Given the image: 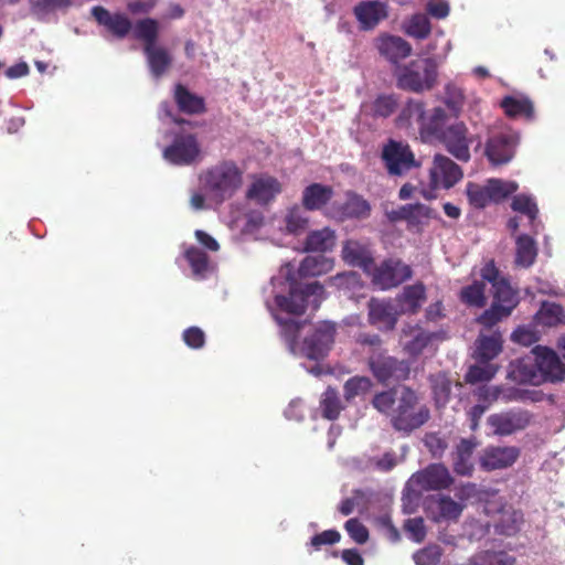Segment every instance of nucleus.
<instances>
[{"instance_id": "f257e3e1", "label": "nucleus", "mask_w": 565, "mask_h": 565, "mask_svg": "<svg viewBox=\"0 0 565 565\" xmlns=\"http://www.w3.org/2000/svg\"><path fill=\"white\" fill-rule=\"evenodd\" d=\"M423 139L440 142L451 156L461 162H468L471 158L470 146L473 137L467 125L461 120L451 121L448 113L441 107L431 109L430 119L423 128Z\"/></svg>"}, {"instance_id": "f03ea898", "label": "nucleus", "mask_w": 565, "mask_h": 565, "mask_svg": "<svg viewBox=\"0 0 565 565\" xmlns=\"http://www.w3.org/2000/svg\"><path fill=\"white\" fill-rule=\"evenodd\" d=\"M480 277L491 285L492 303L477 318V323L490 329L511 316L519 305V292L511 286L509 278L501 274L493 259L484 263Z\"/></svg>"}, {"instance_id": "7ed1b4c3", "label": "nucleus", "mask_w": 565, "mask_h": 565, "mask_svg": "<svg viewBox=\"0 0 565 565\" xmlns=\"http://www.w3.org/2000/svg\"><path fill=\"white\" fill-rule=\"evenodd\" d=\"M205 191L217 203L232 199L244 184V170L232 159L207 168L201 175Z\"/></svg>"}, {"instance_id": "20e7f679", "label": "nucleus", "mask_w": 565, "mask_h": 565, "mask_svg": "<svg viewBox=\"0 0 565 565\" xmlns=\"http://www.w3.org/2000/svg\"><path fill=\"white\" fill-rule=\"evenodd\" d=\"M429 418L430 411L420 402L419 395L409 386H402L391 417L392 427L396 431L409 435L424 426Z\"/></svg>"}, {"instance_id": "39448f33", "label": "nucleus", "mask_w": 565, "mask_h": 565, "mask_svg": "<svg viewBox=\"0 0 565 565\" xmlns=\"http://www.w3.org/2000/svg\"><path fill=\"white\" fill-rule=\"evenodd\" d=\"M134 36L143 43V54L150 73L153 77H162L172 64V56L169 51L157 45L159 36V22L152 18L139 20L134 29Z\"/></svg>"}, {"instance_id": "423d86ee", "label": "nucleus", "mask_w": 565, "mask_h": 565, "mask_svg": "<svg viewBox=\"0 0 565 565\" xmlns=\"http://www.w3.org/2000/svg\"><path fill=\"white\" fill-rule=\"evenodd\" d=\"M437 77L438 65L434 58L414 60L398 70L396 85L399 89L419 94L433 89Z\"/></svg>"}, {"instance_id": "0eeeda50", "label": "nucleus", "mask_w": 565, "mask_h": 565, "mask_svg": "<svg viewBox=\"0 0 565 565\" xmlns=\"http://www.w3.org/2000/svg\"><path fill=\"white\" fill-rule=\"evenodd\" d=\"M367 365L373 376L382 384L406 381L411 374L408 361L388 355L386 351H373L367 359Z\"/></svg>"}, {"instance_id": "6e6552de", "label": "nucleus", "mask_w": 565, "mask_h": 565, "mask_svg": "<svg viewBox=\"0 0 565 565\" xmlns=\"http://www.w3.org/2000/svg\"><path fill=\"white\" fill-rule=\"evenodd\" d=\"M323 292L324 288L318 281L306 285L294 282L290 285L288 296H277L276 303L288 313L302 315L306 311L310 297H315V302H318Z\"/></svg>"}, {"instance_id": "1a4fd4ad", "label": "nucleus", "mask_w": 565, "mask_h": 565, "mask_svg": "<svg viewBox=\"0 0 565 565\" xmlns=\"http://www.w3.org/2000/svg\"><path fill=\"white\" fill-rule=\"evenodd\" d=\"M335 331L334 323L319 322L312 332L303 339L299 353L309 360L323 359L334 342Z\"/></svg>"}, {"instance_id": "9d476101", "label": "nucleus", "mask_w": 565, "mask_h": 565, "mask_svg": "<svg viewBox=\"0 0 565 565\" xmlns=\"http://www.w3.org/2000/svg\"><path fill=\"white\" fill-rule=\"evenodd\" d=\"M201 148L193 134L175 136L163 150V158L174 166H191L199 160Z\"/></svg>"}, {"instance_id": "9b49d317", "label": "nucleus", "mask_w": 565, "mask_h": 565, "mask_svg": "<svg viewBox=\"0 0 565 565\" xmlns=\"http://www.w3.org/2000/svg\"><path fill=\"white\" fill-rule=\"evenodd\" d=\"M382 160L391 175H402L416 166L411 147L393 139L383 147Z\"/></svg>"}, {"instance_id": "f8f14e48", "label": "nucleus", "mask_w": 565, "mask_h": 565, "mask_svg": "<svg viewBox=\"0 0 565 565\" xmlns=\"http://www.w3.org/2000/svg\"><path fill=\"white\" fill-rule=\"evenodd\" d=\"M463 177L462 169L450 158L437 153L429 169V184L433 189L448 190Z\"/></svg>"}, {"instance_id": "ddd939ff", "label": "nucleus", "mask_w": 565, "mask_h": 565, "mask_svg": "<svg viewBox=\"0 0 565 565\" xmlns=\"http://www.w3.org/2000/svg\"><path fill=\"white\" fill-rule=\"evenodd\" d=\"M412 268L399 259H386L374 269L373 282L381 289H390L412 277Z\"/></svg>"}, {"instance_id": "4468645a", "label": "nucleus", "mask_w": 565, "mask_h": 565, "mask_svg": "<svg viewBox=\"0 0 565 565\" xmlns=\"http://www.w3.org/2000/svg\"><path fill=\"white\" fill-rule=\"evenodd\" d=\"M532 420V414L525 409H511L492 414L487 422L495 435L508 436L518 430L525 429Z\"/></svg>"}, {"instance_id": "2eb2a0df", "label": "nucleus", "mask_w": 565, "mask_h": 565, "mask_svg": "<svg viewBox=\"0 0 565 565\" xmlns=\"http://www.w3.org/2000/svg\"><path fill=\"white\" fill-rule=\"evenodd\" d=\"M519 143V136L514 132H500L490 137L486 145V156L494 164H504L511 161Z\"/></svg>"}, {"instance_id": "dca6fc26", "label": "nucleus", "mask_w": 565, "mask_h": 565, "mask_svg": "<svg viewBox=\"0 0 565 565\" xmlns=\"http://www.w3.org/2000/svg\"><path fill=\"white\" fill-rule=\"evenodd\" d=\"M532 353L544 382L555 383L565 380V364L552 349L536 345Z\"/></svg>"}, {"instance_id": "f3484780", "label": "nucleus", "mask_w": 565, "mask_h": 565, "mask_svg": "<svg viewBox=\"0 0 565 565\" xmlns=\"http://www.w3.org/2000/svg\"><path fill=\"white\" fill-rule=\"evenodd\" d=\"M520 450L513 446H489L483 449L480 468L484 471L500 470L511 467L519 458Z\"/></svg>"}, {"instance_id": "a211bd4d", "label": "nucleus", "mask_w": 565, "mask_h": 565, "mask_svg": "<svg viewBox=\"0 0 565 565\" xmlns=\"http://www.w3.org/2000/svg\"><path fill=\"white\" fill-rule=\"evenodd\" d=\"M371 204L362 195L348 191L345 202L339 206L333 205L328 215L340 221L364 220L371 215Z\"/></svg>"}, {"instance_id": "6ab92c4d", "label": "nucleus", "mask_w": 565, "mask_h": 565, "mask_svg": "<svg viewBox=\"0 0 565 565\" xmlns=\"http://www.w3.org/2000/svg\"><path fill=\"white\" fill-rule=\"evenodd\" d=\"M369 322L381 331H392L395 329L398 312L391 301L372 298L367 303Z\"/></svg>"}, {"instance_id": "aec40b11", "label": "nucleus", "mask_w": 565, "mask_h": 565, "mask_svg": "<svg viewBox=\"0 0 565 565\" xmlns=\"http://www.w3.org/2000/svg\"><path fill=\"white\" fill-rule=\"evenodd\" d=\"M415 482L424 490L448 489L452 482L448 468L443 463H430L415 475Z\"/></svg>"}, {"instance_id": "412c9836", "label": "nucleus", "mask_w": 565, "mask_h": 565, "mask_svg": "<svg viewBox=\"0 0 565 565\" xmlns=\"http://www.w3.org/2000/svg\"><path fill=\"white\" fill-rule=\"evenodd\" d=\"M92 14L98 24L106 28L116 39H125L132 29L129 18L122 13H110L103 7H94Z\"/></svg>"}, {"instance_id": "4be33fe9", "label": "nucleus", "mask_w": 565, "mask_h": 565, "mask_svg": "<svg viewBox=\"0 0 565 565\" xmlns=\"http://www.w3.org/2000/svg\"><path fill=\"white\" fill-rule=\"evenodd\" d=\"M353 12L362 31L375 29L382 20L387 18L386 4L376 0L359 2Z\"/></svg>"}, {"instance_id": "5701e85b", "label": "nucleus", "mask_w": 565, "mask_h": 565, "mask_svg": "<svg viewBox=\"0 0 565 565\" xmlns=\"http://www.w3.org/2000/svg\"><path fill=\"white\" fill-rule=\"evenodd\" d=\"M508 379L516 384L540 385L544 377L537 371L535 358H521L512 361L509 365Z\"/></svg>"}, {"instance_id": "b1692460", "label": "nucleus", "mask_w": 565, "mask_h": 565, "mask_svg": "<svg viewBox=\"0 0 565 565\" xmlns=\"http://www.w3.org/2000/svg\"><path fill=\"white\" fill-rule=\"evenodd\" d=\"M281 192L280 182L270 175L255 177L249 185L246 198L259 204H267Z\"/></svg>"}, {"instance_id": "393cba45", "label": "nucleus", "mask_w": 565, "mask_h": 565, "mask_svg": "<svg viewBox=\"0 0 565 565\" xmlns=\"http://www.w3.org/2000/svg\"><path fill=\"white\" fill-rule=\"evenodd\" d=\"M523 521V513L520 510H515L511 505H504L494 516L492 526L497 534L513 536L520 531Z\"/></svg>"}, {"instance_id": "a878e982", "label": "nucleus", "mask_w": 565, "mask_h": 565, "mask_svg": "<svg viewBox=\"0 0 565 565\" xmlns=\"http://www.w3.org/2000/svg\"><path fill=\"white\" fill-rule=\"evenodd\" d=\"M377 49L382 56L391 63H398L412 53L411 44L401 36L382 35L377 39Z\"/></svg>"}, {"instance_id": "bb28decb", "label": "nucleus", "mask_w": 565, "mask_h": 565, "mask_svg": "<svg viewBox=\"0 0 565 565\" xmlns=\"http://www.w3.org/2000/svg\"><path fill=\"white\" fill-rule=\"evenodd\" d=\"M343 260L354 267H360L364 271H370L374 267V259L371 250L365 244L358 241H347L342 248Z\"/></svg>"}, {"instance_id": "cd10ccee", "label": "nucleus", "mask_w": 565, "mask_h": 565, "mask_svg": "<svg viewBox=\"0 0 565 565\" xmlns=\"http://www.w3.org/2000/svg\"><path fill=\"white\" fill-rule=\"evenodd\" d=\"M426 299V287L420 281L405 286L402 292L396 297L401 312L407 315H416Z\"/></svg>"}, {"instance_id": "c85d7f7f", "label": "nucleus", "mask_w": 565, "mask_h": 565, "mask_svg": "<svg viewBox=\"0 0 565 565\" xmlns=\"http://www.w3.org/2000/svg\"><path fill=\"white\" fill-rule=\"evenodd\" d=\"M173 99L178 109L185 115H202L206 111L205 99L181 83L175 84Z\"/></svg>"}, {"instance_id": "c756f323", "label": "nucleus", "mask_w": 565, "mask_h": 565, "mask_svg": "<svg viewBox=\"0 0 565 565\" xmlns=\"http://www.w3.org/2000/svg\"><path fill=\"white\" fill-rule=\"evenodd\" d=\"M332 186L322 183H311L302 191L301 204L307 211H319L333 198Z\"/></svg>"}, {"instance_id": "7c9ffc66", "label": "nucleus", "mask_w": 565, "mask_h": 565, "mask_svg": "<svg viewBox=\"0 0 565 565\" xmlns=\"http://www.w3.org/2000/svg\"><path fill=\"white\" fill-rule=\"evenodd\" d=\"M477 444L470 439H461L454 452V471L459 476H470L473 471L472 454Z\"/></svg>"}, {"instance_id": "2f4dec72", "label": "nucleus", "mask_w": 565, "mask_h": 565, "mask_svg": "<svg viewBox=\"0 0 565 565\" xmlns=\"http://www.w3.org/2000/svg\"><path fill=\"white\" fill-rule=\"evenodd\" d=\"M502 337L499 332L491 335H479L476 340V359L486 363L497 358L502 351Z\"/></svg>"}, {"instance_id": "473e14b6", "label": "nucleus", "mask_w": 565, "mask_h": 565, "mask_svg": "<svg viewBox=\"0 0 565 565\" xmlns=\"http://www.w3.org/2000/svg\"><path fill=\"white\" fill-rule=\"evenodd\" d=\"M500 105L505 115L510 118L524 117L527 120L534 118V105L532 100L525 96H505Z\"/></svg>"}, {"instance_id": "72a5a7b5", "label": "nucleus", "mask_w": 565, "mask_h": 565, "mask_svg": "<svg viewBox=\"0 0 565 565\" xmlns=\"http://www.w3.org/2000/svg\"><path fill=\"white\" fill-rule=\"evenodd\" d=\"M430 119V114L426 115L425 104L419 100L409 99L401 110L396 121L399 126H407L412 120L418 124L419 134L423 137L424 125Z\"/></svg>"}, {"instance_id": "f704fd0d", "label": "nucleus", "mask_w": 565, "mask_h": 565, "mask_svg": "<svg viewBox=\"0 0 565 565\" xmlns=\"http://www.w3.org/2000/svg\"><path fill=\"white\" fill-rule=\"evenodd\" d=\"M335 245V232L330 227L311 231L305 242L306 252L324 253Z\"/></svg>"}, {"instance_id": "c9c22d12", "label": "nucleus", "mask_w": 565, "mask_h": 565, "mask_svg": "<svg viewBox=\"0 0 565 565\" xmlns=\"http://www.w3.org/2000/svg\"><path fill=\"white\" fill-rule=\"evenodd\" d=\"M333 266V259L324 255L307 256L300 263L298 274L300 277L321 276L331 271Z\"/></svg>"}, {"instance_id": "e433bc0d", "label": "nucleus", "mask_w": 565, "mask_h": 565, "mask_svg": "<svg viewBox=\"0 0 565 565\" xmlns=\"http://www.w3.org/2000/svg\"><path fill=\"white\" fill-rule=\"evenodd\" d=\"M515 245V265L522 268L531 267L535 263L537 256V246L535 241L531 236L522 234L518 236Z\"/></svg>"}, {"instance_id": "4c0bfd02", "label": "nucleus", "mask_w": 565, "mask_h": 565, "mask_svg": "<svg viewBox=\"0 0 565 565\" xmlns=\"http://www.w3.org/2000/svg\"><path fill=\"white\" fill-rule=\"evenodd\" d=\"M434 504L437 513L433 518L435 522L457 521L463 509L460 503L452 500L449 495H438Z\"/></svg>"}, {"instance_id": "58836bf2", "label": "nucleus", "mask_w": 565, "mask_h": 565, "mask_svg": "<svg viewBox=\"0 0 565 565\" xmlns=\"http://www.w3.org/2000/svg\"><path fill=\"white\" fill-rule=\"evenodd\" d=\"M486 280H475L472 284L461 288L459 298L469 307L483 308L487 305Z\"/></svg>"}, {"instance_id": "ea45409f", "label": "nucleus", "mask_w": 565, "mask_h": 565, "mask_svg": "<svg viewBox=\"0 0 565 565\" xmlns=\"http://www.w3.org/2000/svg\"><path fill=\"white\" fill-rule=\"evenodd\" d=\"M433 396L437 407H444L451 396L452 382L444 372H438L429 376Z\"/></svg>"}, {"instance_id": "a19ab883", "label": "nucleus", "mask_w": 565, "mask_h": 565, "mask_svg": "<svg viewBox=\"0 0 565 565\" xmlns=\"http://www.w3.org/2000/svg\"><path fill=\"white\" fill-rule=\"evenodd\" d=\"M406 205V223L409 227L413 226H419L424 223H427L429 220H437L439 218V215L437 212L423 204V203H415V204H405Z\"/></svg>"}, {"instance_id": "79ce46f5", "label": "nucleus", "mask_w": 565, "mask_h": 565, "mask_svg": "<svg viewBox=\"0 0 565 565\" xmlns=\"http://www.w3.org/2000/svg\"><path fill=\"white\" fill-rule=\"evenodd\" d=\"M320 408L322 417L326 419L334 420L339 417L343 405L335 388L328 387L324 391L320 401Z\"/></svg>"}, {"instance_id": "37998d69", "label": "nucleus", "mask_w": 565, "mask_h": 565, "mask_svg": "<svg viewBox=\"0 0 565 565\" xmlns=\"http://www.w3.org/2000/svg\"><path fill=\"white\" fill-rule=\"evenodd\" d=\"M536 316L539 322L546 327L565 323V311L561 305L555 302H543Z\"/></svg>"}, {"instance_id": "c03bdc74", "label": "nucleus", "mask_w": 565, "mask_h": 565, "mask_svg": "<svg viewBox=\"0 0 565 565\" xmlns=\"http://www.w3.org/2000/svg\"><path fill=\"white\" fill-rule=\"evenodd\" d=\"M398 108V98L395 94H381L371 105V115L374 118H387Z\"/></svg>"}, {"instance_id": "a18cd8bd", "label": "nucleus", "mask_w": 565, "mask_h": 565, "mask_svg": "<svg viewBox=\"0 0 565 565\" xmlns=\"http://www.w3.org/2000/svg\"><path fill=\"white\" fill-rule=\"evenodd\" d=\"M515 557L504 551H483L470 558L469 565H514Z\"/></svg>"}, {"instance_id": "49530a36", "label": "nucleus", "mask_w": 565, "mask_h": 565, "mask_svg": "<svg viewBox=\"0 0 565 565\" xmlns=\"http://www.w3.org/2000/svg\"><path fill=\"white\" fill-rule=\"evenodd\" d=\"M281 327L280 334L288 348V350L296 354L297 353V339L299 337L302 324L295 319H277Z\"/></svg>"}, {"instance_id": "de8ad7c7", "label": "nucleus", "mask_w": 565, "mask_h": 565, "mask_svg": "<svg viewBox=\"0 0 565 565\" xmlns=\"http://www.w3.org/2000/svg\"><path fill=\"white\" fill-rule=\"evenodd\" d=\"M431 31V24L427 15L423 13L414 14L406 26V33L417 40L426 39Z\"/></svg>"}, {"instance_id": "09e8293b", "label": "nucleus", "mask_w": 565, "mask_h": 565, "mask_svg": "<svg viewBox=\"0 0 565 565\" xmlns=\"http://www.w3.org/2000/svg\"><path fill=\"white\" fill-rule=\"evenodd\" d=\"M372 387V381L367 376H353L343 386L344 397L351 401L356 396L366 394Z\"/></svg>"}, {"instance_id": "8fccbe9b", "label": "nucleus", "mask_w": 565, "mask_h": 565, "mask_svg": "<svg viewBox=\"0 0 565 565\" xmlns=\"http://www.w3.org/2000/svg\"><path fill=\"white\" fill-rule=\"evenodd\" d=\"M398 393L395 388L376 393L372 399L373 407L382 414L390 415L395 409L394 405L397 404Z\"/></svg>"}, {"instance_id": "3c124183", "label": "nucleus", "mask_w": 565, "mask_h": 565, "mask_svg": "<svg viewBox=\"0 0 565 565\" xmlns=\"http://www.w3.org/2000/svg\"><path fill=\"white\" fill-rule=\"evenodd\" d=\"M491 201L500 202L518 190L515 182L490 179L487 183Z\"/></svg>"}, {"instance_id": "603ef678", "label": "nucleus", "mask_w": 565, "mask_h": 565, "mask_svg": "<svg viewBox=\"0 0 565 565\" xmlns=\"http://www.w3.org/2000/svg\"><path fill=\"white\" fill-rule=\"evenodd\" d=\"M466 194L469 203L477 207L483 209L491 201L488 185H480L473 182H468L466 185Z\"/></svg>"}, {"instance_id": "864d4df0", "label": "nucleus", "mask_w": 565, "mask_h": 565, "mask_svg": "<svg viewBox=\"0 0 565 565\" xmlns=\"http://www.w3.org/2000/svg\"><path fill=\"white\" fill-rule=\"evenodd\" d=\"M416 335L404 347L405 351L413 356L419 355L431 340L437 337V333L425 331L419 327H416Z\"/></svg>"}, {"instance_id": "5fc2aeb1", "label": "nucleus", "mask_w": 565, "mask_h": 565, "mask_svg": "<svg viewBox=\"0 0 565 565\" xmlns=\"http://www.w3.org/2000/svg\"><path fill=\"white\" fill-rule=\"evenodd\" d=\"M184 257L194 275H203L207 270L209 256L202 249L191 246L185 250Z\"/></svg>"}, {"instance_id": "6e6d98bb", "label": "nucleus", "mask_w": 565, "mask_h": 565, "mask_svg": "<svg viewBox=\"0 0 565 565\" xmlns=\"http://www.w3.org/2000/svg\"><path fill=\"white\" fill-rule=\"evenodd\" d=\"M511 207L513 211L527 216L531 224L534 223L539 214L536 203L531 196L524 194L515 195L512 200Z\"/></svg>"}, {"instance_id": "4d7b16f0", "label": "nucleus", "mask_w": 565, "mask_h": 565, "mask_svg": "<svg viewBox=\"0 0 565 565\" xmlns=\"http://www.w3.org/2000/svg\"><path fill=\"white\" fill-rule=\"evenodd\" d=\"M498 372V366L489 364L488 362L482 365H472L466 373V382L476 384L479 382L490 381Z\"/></svg>"}, {"instance_id": "13d9d810", "label": "nucleus", "mask_w": 565, "mask_h": 565, "mask_svg": "<svg viewBox=\"0 0 565 565\" xmlns=\"http://www.w3.org/2000/svg\"><path fill=\"white\" fill-rule=\"evenodd\" d=\"M440 557L441 550L438 545H428L413 555L416 565H437Z\"/></svg>"}, {"instance_id": "bf43d9fd", "label": "nucleus", "mask_w": 565, "mask_h": 565, "mask_svg": "<svg viewBox=\"0 0 565 565\" xmlns=\"http://www.w3.org/2000/svg\"><path fill=\"white\" fill-rule=\"evenodd\" d=\"M344 529L350 537L358 544H364L369 540V530L358 519L353 518L345 522Z\"/></svg>"}, {"instance_id": "052dcab7", "label": "nucleus", "mask_w": 565, "mask_h": 565, "mask_svg": "<svg viewBox=\"0 0 565 565\" xmlns=\"http://www.w3.org/2000/svg\"><path fill=\"white\" fill-rule=\"evenodd\" d=\"M404 530L416 543H420L426 537V527L423 518L408 519L404 523Z\"/></svg>"}, {"instance_id": "680f3d73", "label": "nucleus", "mask_w": 565, "mask_h": 565, "mask_svg": "<svg viewBox=\"0 0 565 565\" xmlns=\"http://www.w3.org/2000/svg\"><path fill=\"white\" fill-rule=\"evenodd\" d=\"M184 343L194 350L201 349L205 344V333L199 327H190L182 333Z\"/></svg>"}, {"instance_id": "e2e57ef3", "label": "nucleus", "mask_w": 565, "mask_h": 565, "mask_svg": "<svg viewBox=\"0 0 565 565\" xmlns=\"http://www.w3.org/2000/svg\"><path fill=\"white\" fill-rule=\"evenodd\" d=\"M503 388L500 386H482L476 392L479 404L487 405V408L501 398Z\"/></svg>"}, {"instance_id": "0e129e2a", "label": "nucleus", "mask_w": 565, "mask_h": 565, "mask_svg": "<svg viewBox=\"0 0 565 565\" xmlns=\"http://www.w3.org/2000/svg\"><path fill=\"white\" fill-rule=\"evenodd\" d=\"M341 540V534L337 530H326L313 535L310 544L315 550H320L323 545H333Z\"/></svg>"}, {"instance_id": "69168bd1", "label": "nucleus", "mask_w": 565, "mask_h": 565, "mask_svg": "<svg viewBox=\"0 0 565 565\" xmlns=\"http://www.w3.org/2000/svg\"><path fill=\"white\" fill-rule=\"evenodd\" d=\"M71 0H38L33 3V10L40 13H49L57 9L68 8Z\"/></svg>"}, {"instance_id": "338daca9", "label": "nucleus", "mask_w": 565, "mask_h": 565, "mask_svg": "<svg viewBox=\"0 0 565 565\" xmlns=\"http://www.w3.org/2000/svg\"><path fill=\"white\" fill-rule=\"evenodd\" d=\"M308 224V220L299 213L297 209L291 210L286 217V226L290 233H298Z\"/></svg>"}, {"instance_id": "774afa93", "label": "nucleus", "mask_w": 565, "mask_h": 565, "mask_svg": "<svg viewBox=\"0 0 565 565\" xmlns=\"http://www.w3.org/2000/svg\"><path fill=\"white\" fill-rule=\"evenodd\" d=\"M511 339L524 347H530L537 341L536 333L525 327H519L511 335Z\"/></svg>"}]
</instances>
